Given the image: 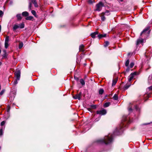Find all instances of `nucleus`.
Listing matches in <instances>:
<instances>
[{
    "mask_svg": "<svg viewBox=\"0 0 152 152\" xmlns=\"http://www.w3.org/2000/svg\"><path fill=\"white\" fill-rule=\"evenodd\" d=\"M115 134L117 135V133H114V132L113 134H110L108 135L105 136L104 139L99 140L98 142L106 145L109 144L112 142L113 135Z\"/></svg>",
    "mask_w": 152,
    "mask_h": 152,
    "instance_id": "1",
    "label": "nucleus"
},
{
    "mask_svg": "<svg viewBox=\"0 0 152 152\" xmlns=\"http://www.w3.org/2000/svg\"><path fill=\"white\" fill-rule=\"evenodd\" d=\"M128 120V118H127V116L126 115H124L123 117V119L122 120V123L121 124V126H120L119 128H117L116 129L115 131L114 132V133H117V135L119 134V133L122 132L123 131V128L124 126H125V122L126 121Z\"/></svg>",
    "mask_w": 152,
    "mask_h": 152,
    "instance_id": "2",
    "label": "nucleus"
},
{
    "mask_svg": "<svg viewBox=\"0 0 152 152\" xmlns=\"http://www.w3.org/2000/svg\"><path fill=\"white\" fill-rule=\"evenodd\" d=\"M138 74V73L137 72H135L132 73L128 77V81L130 82L133 79L134 76Z\"/></svg>",
    "mask_w": 152,
    "mask_h": 152,
    "instance_id": "3",
    "label": "nucleus"
},
{
    "mask_svg": "<svg viewBox=\"0 0 152 152\" xmlns=\"http://www.w3.org/2000/svg\"><path fill=\"white\" fill-rule=\"evenodd\" d=\"M104 6L102 2H99L98 4L96 5V10L100 11L101 10L102 8Z\"/></svg>",
    "mask_w": 152,
    "mask_h": 152,
    "instance_id": "4",
    "label": "nucleus"
},
{
    "mask_svg": "<svg viewBox=\"0 0 152 152\" xmlns=\"http://www.w3.org/2000/svg\"><path fill=\"white\" fill-rule=\"evenodd\" d=\"M20 72L19 70L16 71L15 73V75L17 80H19L20 77Z\"/></svg>",
    "mask_w": 152,
    "mask_h": 152,
    "instance_id": "5",
    "label": "nucleus"
},
{
    "mask_svg": "<svg viewBox=\"0 0 152 152\" xmlns=\"http://www.w3.org/2000/svg\"><path fill=\"white\" fill-rule=\"evenodd\" d=\"M106 113V111L105 110H102L97 111L96 112V113L101 115H104Z\"/></svg>",
    "mask_w": 152,
    "mask_h": 152,
    "instance_id": "6",
    "label": "nucleus"
},
{
    "mask_svg": "<svg viewBox=\"0 0 152 152\" xmlns=\"http://www.w3.org/2000/svg\"><path fill=\"white\" fill-rule=\"evenodd\" d=\"M81 95V93L80 92L78 94H77L75 96H73V97L75 99H78L80 100V97Z\"/></svg>",
    "mask_w": 152,
    "mask_h": 152,
    "instance_id": "7",
    "label": "nucleus"
},
{
    "mask_svg": "<svg viewBox=\"0 0 152 152\" xmlns=\"http://www.w3.org/2000/svg\"><path fill=\"white\" fill-rule=\"evenodd\" d=\"M131 83H128L126 84L124 87V90L127 89L130 86Z\"/></svg>",
    "mask_w": 152,
    "mask_h": 152,
    "instance_id": "8",
    "label": "nucleus"
},
{
    "mask_svg": "<svg viewBox=\"0 0 152 152\" xmlns=\"http://www.w3.org/2000/svg\"><path fill=\"white\" fill-rule=\"evenodd\" d=\"M31 3H32L34 4L35 7H38L36 0H31Z\"/></svg>",
    "mask_w": 152,
    "mask_h": 152,
    "instance_id": "9",
    "label": "nucleus"
},
{
    "mask_svg": "<svg viewBox=\"0 0 152 152\" xmlns=\"http://www.w3.org/2000/svg\"><path fill=\"white\" fill-rule=\"evenodd\" d=\"M98 33L97 31L91 34V37L93 38H95L96 35L98 34Z\"/></svg>",
    "mask_w": 152,
    "mask_h": 152,
    "instance_id": "10",
    "label": "nucleus"
},
{
    "mask_svg": "<svg viewBox=\"0 0 152 152\" xmlns=\"http://www.w3.org/2000/svg\"><path fill=\"white\" fill-rule=\"evenodd\" d=\"M84 46L83 45H81L79 47V50L80 51L83 52L84 51Z\"/></svg>",
    "mask_w": 152,
    "mask_h": 152,
    "instance_id": "11",
    "label": "nucleus"
},
{
    "mask_svg": "<svg viewBox=\"0 0 152 152\" xmlns=\"http://www.w3.org/2000/svg\"><path fill=\"white\" fill-rule=\"evenodd\" d=\"M106 34H99L98 35V38L99 39H100L102 37H106Z\"/></svg>",
    "mask_w": 152,
    "mask_h": 152,
    "instance_id": "12",
    "label": "nucleus"
},
{
    "mask_svg": "<svg viewBox=\"0 0 152 152\" xmlns=\"http://www.w3.org/2000/svg\"><path fill=\"white\" fill-rule=\"evenodd\" d=\"M143 39H139L137 41V45L138 44L140 43H141L143 42Z\"/></svg>",
    "mask_w": 152,
    "mask_h": 152,
    "instance_id": "13",
    "label": "nucleus"
},
{
    "mask_svg": "<svg viewBox=\"0 0 152 152\" xmlns=\"http://www.w3.org/2000/svg\"><path fill=\"white\" fill-rule=\"evenodd\" d=\"M117 81V79L116 78L114 79L113 80V83L112 84V86H115L116 84Z\"/></svg>",
    "mask_w": 152,
    "mask_h": 152,
    "instance_id": "14",
    "label": "nucleus"
},
{
    "mask_svg": "<svg viewBox=\"0 0 152 152\" xmlns=\"http://www.w3.org/2000/svg\"><path fill=\"white\" fill-rule=\"evenodd\" d=\"M29 14L28 12L26 11H25L22 12V15L24 16H28Z\"/></svg>",
    "mask_w": 152,
    "mask_h": 152,
    "instance_id": "15",
    "label": "nucleus"
},
{
    "mask_svg": "<svg viewBox=\"0 0 152 152\" xmlns=\"http://www.w3.org/2000/svg\"><path fill=\"white\" fill-rule=\"evenodd\" d=\"M18 26L19 28H23L24 27V25L23 23H20L19 25Z\"/></svg>",
    "mask_w": 152,
    "mask_h": 152,
    "instance_id": "16",
    "label": "nucleus"
},
{
    "mask_svg": "<svg viewBox=\"0 0 152 152\" xmlns=\"http://www.w3.org/2000/svg\"><path fill=\"white\" fill-rule=\"evenodd\" d=\"M18 28H19L18 25L16 24H15L14 25L13 27V30L14 31L16 29Z\"/></svg>",
    "mask_w": 152,
    "mask_h": 152,
    "instance_id": "17",
    "label": "nucleus"
},
{
    "mask_svg": "<svg viewBox=\"0 0 152 152\" xmlns=\"http://www.w3.org/2000/svg\"><path fill=\"white\" fill-rule=\"evenodd\" d=\"M16 17L18 20H20L22 18L20 14H18L17 15Z\"/></svg>",
    "mask_w": 152,
    "mask_h": 152,
    "instance_id": "18",
    "label": "nucleus"
},
{
    "mask_svg": "<svg viewBox=\"0 0 152 152\" xmlns=\"http://www.w3.org/2000/svg\"><path fill=\"white\" fill-rule=\"evenodd\" d=\"M33 17L32 16H29L27 17L26 18V19L27 20H31L33 19Z\"/></svg>",
    "mask_w": 152,
    "mask_h": 152,
    "instance_id": "19",
    "label": "nucleus"
},
{
    "mask_svg": "<svg viewBox=\"0 0 152 152\" xmlns=\"http://www.w3.org/2000/svg\"><path fill=\"white\" fill-rule=\"evenodd\" d=\"M32 14L36 17H37V15H36V12L35 11L32 10L31 11Z\"/></svg>",
    "mask_w": 152,
    "mask_h": 152,
    "instance_id": "20",
    "label": "nucleus"
},
{
    "mask_svg": "<svg viewBox=\"0 0 152 152\" xmlns=\"http://www.w3.org/2000/svg\"><path fill=\"white\" fill-rule=\"evenodd\" d=\"M80 82L82 85L84 86L85 84V82L84 80L82 79H80Z\"/></svg>",
    "mask_w": 152,
    "mask_h": 152,
    "instance_id": "21",
    "label": "nucleus"
},
{
    "mask_svg": "<svg viewBox=\"0 0 152 152\" xmlns=\"http://www.w3.org/2000/svg\"><path fill=\"white\" fill-rule=\"evenodd\" d=\"M102 14L103 15H110V13L108 11H106L105 12H103Z\"/></svg>",
    "mask_w": 152,
    "mask_h": 152,
    "instance_id": "22",
    "label": "nucleus"
},
{
    "mask_svg": "<svg viewBox=\"0 0 152 152\" xmlns=\"http://www.w3.org/2000/svg\"><path fill=\"white\" fill-rule=\"evenodd\" d=\"M149 29V28H145V29H144L143 31L141 32L140 35H142L145 32L147 31H148Z\"/></svg>",
    "mask_w": 152,
    "mask_h": 152,
    "instance_id": "23",
    "label": "nucleus"
},
{
    "mask_svg": "<svg viewBox=\"0 0 152 152\" xmlns=\"http://www.w3.org/2000/svg\"><path fill=\"white\" fill-rule=\"evenodd\" d=\"M113 98L115 100H117L118 99V96L117 94H115L114 96L113 97Z\"/></svg>",
    "mask_w": 152,
    "mask_h": 152,
    "instance_id": "24",
    "label": "nucleus"
},
{
    "mask_svg": "<svg viewBox=\"0 0 152 152\" xmlns=\"http://www.w3.org/2000/svg\"><path fill=\"white\" fill-rule=\"evenodd\" d=\"M110 104V102H106L105 103L104 105V107H108Z\"/></svg>",
    "mask_w": 152,
    "mask_h": 152,
    "instance_id": "25",
    "label": "nucleus"
},
{
    "mask_svg": "<svg viewBox=\"0 0 152 152\" xmlns=\"http://www.w3.org/2000/svg\"><path fill=\"white\" fill-rule=\"evenodd\" d=\"M109 44V42L107 41H106L105 42V44L104 45V46L105 47H106Z\"/></svg>",
    "mask_w": 152,
    "mask_h": 152,
    "instance_id": "26",
    "label": "nucleus"
},
{
    "mask_svg": "<svg viewBox=\"0 0 152 152\" xmlns=\"http://www.w3.org/2000/svg\"><path fill=\"white\" fill-rule=\"evenodd\" d=\"M23 46V43L22 42H20L19 46V49L21 48Z\"/></svg>",
    "mask_w": 152,
    "mask_h": 152,
    "instance_id": "27",
    "label": "nucleus"
},
{
    "mask_svg": "<svg viewBox=\"0 0 152 152\" xmlns=\"http://www.w3.org/2000/svg\"><path fill=\"white\" fill-rule=\"evenodd\" d=\"M104 91V90L103 89H100L99 91V94H102L103 93Z\"/></svg>",
    "mask_w": 152,
    "mask_h": 152,
    "instance_id": "28",
    "label": "nucleus"
},
{
    "mask_svg": "<svg viewBox=\"0 0 152 152\" xmlns=\"http://www.w3.org/2000/svg\"><path fill=\"white\" fill-rule=\"evenodd\" d=\"M32 5L31 2H29V4L28 9L29 10H31L32 9Z\"/></svg>",
    "mask_w": 152,
    "mask_h": 152,
    "instance_id": "29",
    "label": "nucleus"
},
{
    "mask_svg": "<svg viewBox=\"0 0 152 152\" xmlns=\"http://www.w3.org/2000/svg\"><path fill=\"white\" fill-rule=\"evenodd\" d=\"M132 104H130L128 108V110L129 112L132 111Z\"/></svg>",
    "mask_w": 152,
    "mask_h": 152,
    "instance_id": "30",
    "label": "nucleus"
},
{
    "mask_svg": "<svg viewBox=\"0 0 152 152\" xmlns=\"http://www.w3.org/2000/svg\"><path fill=\"white\" fill-rule=\"evenodd\" d=\"M129 63V59H128L126 60V63H125L126 66H128Z\"/></svg>",
    "mask_w": 152,
    "mask_h": 152,
    "instance_id": "31",
    "label": "nucleus"
},
{
    "mask_svg": "<svg viewBox=\"0 0 152 152\" xmlns=\"http://www.w3.org/2000/svg\"><path fill=\"white\" fill-rule=\"evenodd\" d=\"M9 46L8 42H5V47L6 48H7Z\"/></svg>",
    "mask_w": 152,
    "mask_h": 152,
    "instance_id": "32",
    "label": "nucleus"
},
{
    "mask_svg": "<svg viewBox=\"0 0 152 152\" xmlns=\"http://www.w3.org/2000/svg\"><path fill=\"white\" fill-rule=\"evenodd\" d=\"M9 40V37L7 36L5 38V42H8Z\"/></svg>",
    "mask_w": 152,
    "mask_h": 152,
    "instance_id": "33",
    "label": "nucleus"
},
{
    "mask_svg": "<svg viewBox=\"0 0 152 152\" xmlns=\"http://www.w3.org/2000/svg\"><path fill=\"white\" fill-rule=\"evenodd\" d=\"M18 80L16 79L14 81V82L12 84L14 85H15L17 84L18 83L17 80Z\"/></svg>",
    "mask_w": 152,
    "mask_h": 152,
    "instance_id": "34",
    "label": "nucleus"
},
{
    "mask_svg": "<svg viewBox=\"0 0 152 152\" xmlns=\"http://www.w3.org/2000/svg\"><path fill=\"white\" fill-rule=\"evenodd\" d=\"M101 19L102 21H104L105 20V18L104 16V15H102L101 16Z\"/></svg>",
    "mask_w": 152,
    "mask_h": 152,
    "instance_id": "35",
    "label": "nucleus"
},
{
    "mask_svg": "<svg viewBox=\"0 0 152 152\" xmlns=\"http://www.w3.org/2000/svg\"><path fill=\"white\" fill-rule=\"evenodd\" d=\"M134 63L132 62L131 63V64H130V68H132L134 66Z\"/></svg>",
    "mask_w": 152,
    "mask_h": 152,
    "instance_id": "36",
    "label": "nucleus"
},
{
    "mask_svg": "<svg viewBox=\"0 0 152 152\" xmlns=\"http://www.w3.org/2000/svg\"><path fill=\"white\" fill-rule=\"evenodd\" d=\"M5 91V90H2L1 91V92L0 93V95L1 96H2L3 94L4 93Z\"/></svg>",
    "mask_w": 152,
    "mask_h": 152,
    "instance_id": "37",
    "label": "nucleus"
},
{
    "mask_svg": "<svg viewBox=\"0 0 152 152\" xmlns=\"http://www.w3.org/2000/svg\"><path fill=\"white\" fill-rule=\"evenodd\" d=\"M152 90V86H151L147 89V91Z\"/></svg>",
    "mask_w": 152,
    "mask_h": 152,
    "instance_id": "38",
    "label": "nucleus"
},
{
    "mask_svg": "<svg viewBox=\"0 0 152 152\" xmlns=\"http://www.w3.org/2000/svg\"><path fill=\"white\" fill-rule=\"evenodd\" d=\"M3 14V12L2 11L0 10V17L2 16Z\"/></svg>",
    "mask_w": 152,
    "mask_h": 152,
    "instance_id": "39",
    "label": "nucleus"
},
{
    "mask_svg": "<svg viewBox=\"0 0 152 152\" xmlns=\"http://www.w3.org/2000/svg\"><path fill=\"white\" fill-rule=\"evenodd\" d=\"M3 134V131H2V129H0V136H1Z\"/></svg>",
    "mask_w": 152,
    "mask_h": 152,
    "instance_id": "40",
    "label": "nucleus"
},
{
    "mask_svg": "<svg viewBox=\"0 0 152 152\" xmlns=\"http://www.w3.org/2000/svg\"><path fill=\"white\" fill-rule=\"evenodd\" d=\"M5 123V122L4 121H2L1 124V126L4 125Z\"/></svg>",
    "mask_w": 152,
    "mask_h": 152,
    "instance_id": "41",
    "label": "nucleus"
},
{
    "mask_svg": "<svg viewBox=\"0 0 152 152\" xmlns=\"http://www.w3.org/2000/svg\"><path fill=\"white\" fill-rule=\"evenodd\" d=\"M92 108H94V109H95L96 108V106L95 105H92Z\"/></svg>",
    "mask_w": 152,
    "mask_h": 152,
    "instance_id": "42",
    "label": "nucleus"
},
{
    "mask_svg": "<svg viewBox=\"0 0 152 152\" xmlns=\"http://www.w3.org/2000/svg\"><path fill=\"white\" fill-rule=\"evenodd\" d=\"M10 107H9V108L7 110V112H9V111H10Z\"/></svg>",
    "mask_w": 152,
    "mask_h": 152,
    "instance_id": "43",
    "label": "nucleus"
},
{
    "mask_svg": "<svg viewBox=\"0 0 152 152\" xmlns=\"http://www.w3.org/2000/svg\"><path fill=\"white\" fill-rule=\"evenodd\" d=\"M135 109L136 110L137 109V106H135Z\"/></svg>",
    "mask_w": 152,
    "mask_h": 152,
    "instance_id": "44",
    "label": "nucleus"
},
{
    "mask_svg": "<svg viewBox=\"0 0 152 152\" xmlns=\"http://www.w3.org/2000/svg\"><path fill=\"white\" fill-rule=\"evenodd\" d=\"M1 25H0V32H1Z\"/></svg>",
    "mask_w": 152,
    "mask_h": 152,
    "instance_id": "45",
    "label": "nucleus"
},
{
    "mask_svg": "<svg viewBox=\"0 0 152 152\" xmlns=\"http://www.w3.org/2000/svg\"><path fill=\"white\" fill-rule=\"evenodd\" d=\"M89 3H91V1H90V0H89Z\"/></svg>",
    "mask_w": 152,
    "mask_h": 152,
    "instance_id": "46",
    "label": "nucleus"
},
{
    "mask_svg": "<svg viewBox=\"0 0 152 152\" xmlns=\"http://www.w3.org/2000/svg\"><path fill=\"white\" fill-rule=\"evenodd\" d=\"M2 63L0 62V66L1 64Z\"/></svg>",
    "mask_w": 152,
    "mask_h": 152,
    "instance_id": "47",
    "label": "nucleus"
}]
</instances>
